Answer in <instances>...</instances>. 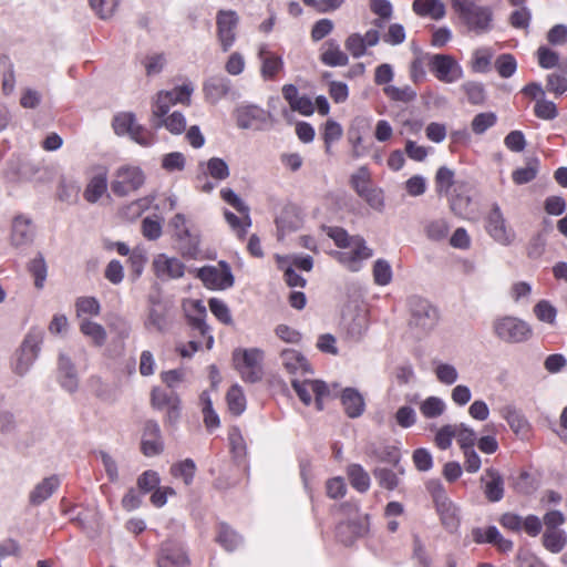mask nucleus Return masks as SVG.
Masks as SVG:
<instances>
[{"mask_svg":"<svg viewBox=\"0 0 567 567\" xmlns=\"http://www.w3.org/2000/svg\"><path fill=\"white\" fill-rule=\"evenodd\" d=\"M470 31L476 34L487 33L493 25V10L486 6L473 2L456 11Z\"/></svg>","mask_w":567,"mask_h":567,"instance_id":"obj_4","label":"nucleus"},{"mask_svg":"<svg viewBox=\"0 0 567 567\" xmlns=\"http://www.w3.org/2000/svg\"><path fill=\"white\" fill-rule=\"evenodd\" d=\"M80 185L74 181L62 178L58 186V198L69 205H73L79 199Z\"/></svg>","mask_w":567,"mask_h":567,"instance_id":"obj_39","label":"nucleus"},{"mask_svg":"<svg viewBox=\"0 0 567 567\" xmlns=\"http://www.w3.org/2000/svg\"><path fill=\"white\" fill-rule=\"evenodd\" d=\"M172 101L171 95L165 91L157 93L156 100L152 106V125L154 121L163 118L168 113L169 109L173 106Z\"/></svg>","mask_w":567,"mask_h":567,"instance_id":"obj_43","label":"nucleus"},{"mask_svg":"<svg viewBox=\"0 0 567 567\" xmlns=\"http://www.w3.org/2000/svg\"><path fill=\"white\" fill-rule=\"evenodd\" d=\"M203 92L209 103L216 104L231 92V82L224 75H213L204 82Z\"/></svg>","mask_w":567,"mask_h":567,"instance_id":"obj_15","label":"nucleus"},{"mask_svg":"<svg viewBox=\"0 0 567 567\" xmlns=\"http://www.w3.org/2000/svg\"><path fill=\"white\" fill-rule=\"evenodd\" d=\"M408 305L410 318L404 340L412 343L429 336L436 327L440 316L437 309L429 300L421 297H410Z\"/></svg>","mask_w":567,"mask_h":567,"instance_id":"obj_1","label":"nucleus"},{"mask_svg":"<svg viewBox=\"0 0 567 567\" xmlns=\"http://www.w3.org/2000/svg\"><path fill=\"white\" fill-rule=\"evenodd\" d=\"M445 403L437 396H429L420 405V411L426 419H434L442 415L445 411Z\"/></svg>","mask_w":567,"mask_h":567,"instance_id":"obj_47","label":"nucleus"},{"mask_svg":"<svg viewBox=\"0 0 567 567\" xmlns=\"http://www.w3.org/2000/svg\"><path fill=\"white\" fill-rule=\"evenodd\" d=\"M260 359L261 357H233L234 367L245 382L261 381L264 369Z\"/></svg>","mask_w":567,"mask_h":567,"instance_id":"obj_14","label":"nucleus"},{"mask_svg":"<svg viewBox=\"0 0 567 567\" xmlns=\"http://www.w3.org/2000/svg\"><path fill=\"white\" fill-rule=\"evenodd\" d=\"M80 330L96 344H103L106 340V331L100 323L85 319L81 322Z\"/></svg>","mask_w":567,"mask_h":567,"instance_id":"obj_49","label":"nucleus"},{"mask_svg":"<svg viewBox=\"0 0 567 567\" xmlns=\"http://www.w3.org/2000/svg\"><path fill=\"white\" fill-rule=\"evenodd\" d=\"M178 249L181 254L186 257L194 259L199 254V237L197 235L187 231L184 235L177 237Z\"/></svg>","mask_w":567,"mask_h":567,"instance_id":"obj_37","label":"nucleus"},{"mask_svg":"<svg viewBox=\"0 0 567 567\" xmlns=\"http://www.w3.org/2000/svg\"><path fill=\"white\" fill-rule=\"evenodd\" d=\"M373 475L382 488L393 491L399 486L400 480L398 474L391 468L377 467L373 471Z\"/></svg>","mask_w":567,"mask_h":567,"instance_id":"obj_45","label":"nucleus"},{"mask_svg":"<svg viewBox=\"0 0 567 567\" xmlns=\"http://www.w3.org/2000/svg\"><path fill=\"white\" fill-rule=\"evenodd\" d=\"M219 268L205 266L197 270V277L210 289H228L234 286L235 279L226 261H219Z\"/></svg>","mask_w":567,"mask_h":567,"instance_id":"obj_7","label":"nucleus"},{"mask_svg":"<svg viewBox=\"0 0 567 567\" xmlns=\"http://www.w3.org/2000/svg\"><path fill=\"white\" fill-rule=\"evenodd\" d=\"M495 69L498 72L499 76L507 79L515 73L517 69V63L512 54L504 53L496 59Z\"/></svg>","mask_w":567,"mask_h":567,"instance_id":"obj_56","label":"nucleus"},{"mask_svg":"<svg viewBox=\"0 0 567 567\" xmlns=\"http://www.w3.org/2000/svg\"><path fill=\"white\" fill-rule=\"evenodd\" d=\"M30 274L34 277V286L42 289L47 279L48 267L42 254H38L28 265Z\"/></svg>","mask_w":567,"mask_h":567,"instance_id":"obj_41","label":"nucleus"},{"mask_svg":"<svg viewBox=\"0 0 567 567\" xmlns=\"http://www.w3.org/2000/svg\"><path fill=\"white\" fill-rule=\"evenodd\" d=\"M544 547L554 553H560L567 545V534L565 530H545L543 534Z\"/></svg>","mask_w":567,"mask_h":567,"instance_id":"obj_31","label":"nucleus"},{"mask_svg":"<svg viewBox=\"0 0 567 567\" xmlns=\"http://www.w3.org/2000/svg\"><path fill=\"white\" fill-rule=\"evenodd\" d=\"M412 7L421 17L440 20L445 16V6L441 0H414Z\"/></svg>","mask_w":567,"mask_h":567,"instance_id":"obj_24","label":"nucleus"},{"mask_svg":"<svg viewBox=\"0 0 567 567\" xmlns=\"http://www.w3.org/2000/svg\"><path fill=\"white\" fill-rule=\"evenodd\" d=\"M344 47L350 52V54L355 59L363 56L367 51V47L364 44L362 34L360 33L350 34L346 39Z\"/></svg>","mask_w":567,"mask_h":567,"instance_id":"obj_64","label":"nucleus"},{"mask_svg":"<svg viewBox=\"0 0 567 567\" xmlns=\"http://www.w3.org/2000/svg\"><path fill=\"white\" fill-rule=\"evenodd\" d=\"M145 174L141 167L134 165L120 166L114 173L111 190L118 197L127 196L138 190L145 183Z\"/></svg>","mask_w":567,"mask_h":567,"instance_id":"obj_3","label":"nucleus"},{"mask_svg":"<svg viewBox=\"0 0 567 567\" xmlns=\"http://www.w3.org/2000/svg\"><path fill=\"white\" fill-rule=\"evenodd\" d=\"M462 90L473 105L483 104L486 99L484 85L480 82L467 81L462 85Z\"/></svg>","mask_w":567,"mask_h":567,"instance_id":"obj_50","label":"nucleus"},{"mask_svg":"<svg viewBox=\"0 0 567 567\" xmlns=\"http://www.w3.org/2000/svg\"><path fill=\"white\" fill-rule=\"evenodd\" d=\"M239 17L234 10H219L216 16L217 38L223 52H227L236 41Z\"/></svg>","mask_w":567,"mask_h":567,"instance_id":"obj_8","label":"nucleus"},{"mask_svg":"<svg viewBox=\"0 0 567 567\" xmlns=\"http://www.w3.org/2000/svg\"><path fill=\"white\" fill-rule=\"evenodd\" d=\"M264 110L256 105L239 107L236 113L237 125L244 130L250 128L254 125V122L264 121Z\"/></svg>","mask_w":567,"mask_h":567,"instance_id":"obj_28","label":"nucleus"},{"mask_svg":"<svg viewBox=\"0 0 567 567\" xmlns=\"http://www.w3.org/2000/svg\"><path fill=\"white\" fill-rule=\"evenodd\" d=\"M259 56L261 59V75L265 79H274L276 74L282 70L284 62L279 55L272 52L260 50Z\"/></svg>","mask_w":567,"mask_h":567,"instance_id":"obj_30","label":"nucleus"},{"mask_svg":"<svg viewBox=\"0 0 567 567\" xmlns=\"http://www.w3.org/2000/svg\"><path fill=\"white\" fill-rule=\"evenodd\" d=\"M159 482L161 480L158 474L155 471L148 470L138 476L137 487L142 493L147 494L157 488Z\"/></svg>","mask_w":567,"mask_h":567,"instance_id":"obj_62","label":"nucleus"},{"mask_svg":"<svg viewBox=\"0 0 567 567\" xmlns=\"http://www.w3.org/2000/svg\"><path fill=\"white\" fill-rule=\"evenodd\" d=\"M320 60L328 66H344L349 63L348 55L340 49L339 43L333 39L323 43Z\"/></svg>","mask_w":567,"mask_h":567,"instance_id":"obj_22","label":"nucleus"},{"mask_svg":"<svg viewBox=\"0 0 567 567\" xmlns=\"http://www.w3.org/2000/svg\"><path fill=\"white\" fill-rule=\"evenodd\" d=\"M142 234L148 240H156L162 235V219L157 216H147L142 220Z\"/></svg>","mask_w":567,"mask_h":567,"instance_id":"obj_54","label":"nucleus"},{"mask_svg":"<svg viewBox=\"0 0 567 567\" xmlns=\"http://www.w3.org/2000/svg\"><path fill=\"white\" fill-rule=\"evenodd\" d=\"M493 51L488 48H480L473 53L472 69L474 72L485 73L489 70Z\"/></svg>","mask_w":567,"mask_h":567,"instance_id":"obj_52","label":"nucleus"},{"mask_svg":"<svg viewBox=\"0 0 567 567\" xmlns=\"http://www.w3.org/2000/svg\"><path fill=\"white\" fill-rule=\"evenodd\" d=\"M228 409L231 414L239 416L246 410V398L238 384L233 385L226 395Z\"/></svg>","mask_w":567,"mask_h":567,"instance_id":"obj_33","label":"nucleus"},{"mask_svg":"<svg viewBox=\"0 0 567 567\" xmlns=\"http://www.w3.org/2000/svg\"><path fill=\"white\" fill-rule=\"evenodd\" d=\"M34 237V230L31 220L22 216L13 219L11 229V243L16 247L29 245Z\"/></svg>","mask_w":567,"mask_h":567,"instance_id":"obj_21","label":"nucleus"},{"mask_svg":"<svg viewBox=\"0 0 567 567\" xmlns=\"http://www.w3.org/2000/svg\"><path fill=\"white\" fill-rule=\"evenodd\" d=\"M351 250L336 251L333 256L337 260L347 267L350 271H359L363 260L372 257V249L365 245V240L360 236H354L352 239Z\"/></svg>","mask_w":567,"mask_h":567,"instance_id":"obj_10","label":"nucleus"},{"mask_svg":"<svg viewBox=\"0 0 567 567\" xmlns=\"http://www.w3.org/2000/svg\"><path fill=\"white\" fill-rule=\"evenodd\" d=\"M145 324L148 330L166 332L171 327V320L167 310L161 305L153 306L148 311V317Z\"/></svg>","mask_w":567,"mask_h":567,"instance_id":"obj_25","label":"nucleus"},{"mask_svg":"<svg viewBox=\"0 0 567 567\" xmlns=\"http://www.w3.org/2000/svg\"><path fill=\"white\" fill-rule=\"evenodd\" d=\"M196 307L199 310L200 317H194L192 319L193 330L198 332L202 337L206 338V349L210 350L213 346V337L209 334V327L206 324L204 317L206 316V309L200 305L199 301L196 302Z\"/></svg>","mask_w":567,"mask_h":567,"instance_id":"obj_48","label":"nucleus"},{"mask_svg":"<svg viewBox=\"0 0 567 567\" xmlns=\"http://www.w3.org/2000/svg\"><path fill=\"white\" fill-rule=\"evenodd\" d=\"M165 126L172 134H182L186 128L185 116L181 112H174L167 117L154 121L153 127L159 128Z\"/></svg>","mask_w":567,"mask_h":567,"instance_id":"obj_34","label":"nucleus"},{"mask_svg":"<svg viewBox=\"0 0 567 567\" xmlns=\"http://www.w3.org/2000/svg\"><path fill=\"white\" fill-rule=\"evenodd\" d=\"M373 278L377 285L386 286L392 280V269L384 259H378L373 266Z\"/></svg>","mask_w":567,"mask_h":567,"instance_id":"obj_58","label":"nucleus"},{"mask_svg":"<svg viewBox=\"0 0 567 567\" xmlns=\"http://www.w3.org/2000/svg\"><path fill=\"white\" fill-rule=\"evenodd\" d=\"M107 188V179L105 175L94 176L84 190V198L89 203H96Z\"/></svg>","mask_w":567,"mask_h":567,"instance_id":"obj_38","label":"nucleus"},{"mask_svg":"<svg viewBox=\"0 0 567 567\" xmlns=\"http://www.w3.org/2000/svg\"><path fill=\"white\" fill-rule=\"evenodd\" d=\"M136 124L133 113H120L113 120V128L117 135H130Z\"/></svg>","mask_w":567,"mask_h":567,"instance_id":"obj_55","label":"nucleus"},{"mask_svg":"<svg viewBox=\"0 0 567 567\" xmlns=\"http://www.w3.org/2000/svg\"><path fill=\"white\" fill-rule=\"evenodd\" d=\"M496 115L492 112L480 113L472 121V130L475 134H483L496 123Z\"/></svg>","mask_w":567,"mask_h":567,"instance_id":"obj_60","label":"nucleus"},{"mask_svg":"<svg viewBox=\"0 0 567 567\" xmlns=\"http://www.w3.org/2000/svg\"><path fill=\"white\" fill-rule=\"evenodd\" d=\"M481 482L485 483L484 495L488 502L497 503L503 499L505 493L504 478L496 468H486Z\"/></svg>","mask_w":567,"mask_h":567,"instance_id":"obj_16","label":"nucleus"},{"mask_svg":"<svg viewBox=\"0 0 567 567\" xmlns=\"http://www.w3.org/2000/svg\"><path fill=\"white\" fill-rule=\"evenodd\" d=\"M451 225L444 217L427 219L423 223V231L431 241H442L446 239Z\"/></svg>","mask_w":567,"mask_h":567,"instance_id":"obj_23","label":"nucleus"},{"mask_svg":"<svg viewBox=\"0 0 567 567\" xmlns=\"http://www.w3.org/2000/svg\"><path fill=\"white\" fill-rule=\"evenodd\" d=\"M207 173L217 181H224L229 176V167L223 158L212 157L207 162Z\"/></svg>","mask_w":567,"mask_h":567,"instance_id":"obj_59","label":"nucleus"},{"mask_svg":"<svg viewBox=\"0 0 567 567\" xmlns=\"http://www.w3.org/2000/svg\"><path fill=\"white\" fill-rule=\"evenodd\" d=\"M455 436L462 451L473 450L477 442L476 432L464 423L456 424Z\"/></svg>","mask_w":567,"mask_h":567,"instance_id":"obj_44","label":"nucleus"},{"mask_svg":"<svg viewBox=\"0 0 567 567\" xmlns=\"http://www.w3.org/2000/svg\"><path fill=\"white\" fill-rule=\"evenodd\" d=\"M456 435V425H444L436 432L435 444L443 451L447 450L451 447L452 441Z\"/></svg>","mask_w":567,"mask_h":567,"instance_id":"obj_61","label":"nucleus"},{"mask_svg":"<svg viewBox=\"0 0 567 567\" xmlns=\"http://www.w3.org/2000/svg\"><path fill=\"white\" fill-rule=\"evenodd\" d=\"M141 450L147 457L158 455L164 450L161 427L155 420H147L144 424Z\"/></svg>","mask_w":567,"mask_h":567,"instance_id":"obj_11","label":"nucleus"},{"mask_svg":"<svg viewBox=\"0 0 567 567\" xmlns=\"http://www.w3.org/2000/svg\"><path fill=\"white\" fill-rule=\"evenodd\" d=\"M216 540L227 551L235 550L241 544V537L225 523L219 524Z\"/></svg>","mask_w":567,"mask_h":567,"instance_id":"obj_32","label":"nucleus"},{"mask_svg":"<svg viewBox=\"0 0 567 567\" xmlns=\"http://www.w3.org/2000/svg\"><path fill=\"white\" fill-rule=\"evenodd\" d=\"M502 415L507 421L509 427L515 433L525 432L528 423L525 416L513 405H506L502 409Z\"/></svg>","mask_w":567,"mask_h":567,"instance_id":"obj_35","label":"nucleus"},{"mask_svg":"<svg viewBox=\"0 0 567 567\" xmlns=\"http://www.w3.org/2000/svg\"><path fill=\"white\" fill-rule=\"evenodd\" d=\"M492 327L494 334L506 343L526 342L533 336L530 324L514 316L497 317Z\"/></svg>","mask_w":567,"mask_h":567,"instance_id":"obj_2","label":"nucleus"},{"mask_svg":"<svg viewBox=\"0 0 567 567\" xmlns=\"http://www.w3.org/2000/svg\"><path fill=\"white\" fill-rule=\"evenodd\" d=\"M61 481L58 475H51L38 483L29 494V502L33 506H39L45 502L59 488Z\"/></svg>","mask_w":567,"mask_h":567,"instance_id":"obj_20","label":"nucleus"},{"mask_svg":"<svg viewBox=\"0 0 567 567\" xmlns=\"http://www.w3.org/2000/svg\"><path fill=\"white\" fill-rule=\"evenodd\" d=\"M153 268L156 277L162 280L178 279L185 272V265L179 259L167 257L165 254H159L154 258Z\"/></svg>","mask_w":567,"mask_h":567,"instance_id":"obj_13","label":"nucleus"},{"mask_svg":"<svg viewBox=\"0 0 567 567\" xmlns=\"http://www.w3.org/2000/svg\"><path fill=\"white\" fill-rule=\"evenodd\" d=\"M43 336L44 333L41 329H31L21 344L22 354H37L40 352Z\"/></svg>","mask_w":567,"mask_h":567,"instance_id":"obj_42","label":"nucleus"},{"mask_svg":"<svg viewBox=\"0 0 567 567\" xmlns=\"http://www.w3.org/2000/svg\"><path fill=\"white\" fill-rule=\"evenodd\" d=\"M347 336L352 340H359L368 329V317L364 312H358L350 321L344 322Z\"/></svg>","mask_w":567,"mask_h":567,"instance_id":"obj_36","label":"nucleus"},{"mask_svg":"<svg viewBox=\"0 0 567 567\" xmlns=\"http://www.w3.org/2000/svg\"><path fill=\"white\" fill-rule=\"evenodd\" d=\"M534 313L538 320L553 324L556 321L557 309L548 300H540L535 305Z\"/></svg>","mask_w":567,"mask_h":567,"instance_id":"obj_57","label":"nucleus"},{"mask_svg":"<svg viewBox=\"0 0 567 567\" xmlns=\"http://www.w3.org/2000/svg\"><path fill=\"white\" fill-rule=\"evenodd\" d=\"M58 382L68 392L74 393L79 388L78 370L71 357H60L58 363Z\"/></svg>","mask_w":567,"mask_h":567,"instance_id":"obj_17","label":"nucleus"},{"mask_svg":"<svg viewBox=\"0 0 567 567\" xmlns=\"http://www.w3.org/2000/svg\"><path fill=\"white\" fill-rule=\"evenodd\" d=\"M485 229L487 234L501 245L508 246L515 239V231L507 226L506 219L497 203L492 205L486 216Z\"/></svg>","mask_w":567,"mask_h":567,"instance_id":"obj_5","label":"nucleus"},{"mask_svg":"<svg viewBox=\"0 0 567 567\" xmlns=\"http://www.w3.org/2000/svg\"><path fill=\"white\" fill-rule=\"evenodd\" d=\"M447 197L450 208L456 216L465 217L470 213L472 198L465 183L455 185Z\"/></svg>","mask_w":567,"mask_h":567,"instance_id":"obj_19","label":"nucleus"},{"mask_svg":"<svg viewBox=\"0 0 567 567\" xmlns=\"http://www.w3.org/2000/svg\"><path fill=\"white\" fill-rule=\"evenodd\" d=\"M189 563L188 555L182 542L167 539L161 545L157 556L158 567H188Z\"/></svg>","mask_w":567,"mask_h":567,"instance_id":"obj_9","label":"nucleus"},{"mask_svg":"<svg viewBox=\"0 0 567 567\" xmlns=\"http://www.w3.org/2000/svg\"><path fill=\"white\" fill-rule=\"evenodd\" d=\"M435 190L440 196H447L452 193L455 185L460 184L455 182V173L447 166H441L436 171L435 177Z\"/></svg>","mask_w":567,"mask_h":567,"instance_id":"obj_26","label":"nucleus"},{"mask_svg":"<svg viewBox=\"0 0 567 567\" xmlns=\"http://www.w3.org/2000/svg\"><path fill=\"white\" fill-rule=\"evenodd\" d=\"M437 512L440 514L442 524L449 530H455L460 525L458 508L447 498L437 501Z\"/></svg>","mask_w":567,"mask_h":567,"instance_id":"obj_27","label":"nucleus"},{"mask_svg":"<svg viewBox=\"0 0 567 567\" xmlns=\"http://www.w3.org/2000/svg\"><path fill=\"white\" fill-rule=\"evenodd\" d=\"M369 515L358 516L337 526V537L341 543L349 546L355 538L364 536L369 530Z\"/></svg>","mask_w":567,"mask_h":567,"instance_id":"obj_12","label":"nucleus"},{"mask_svg":"<svg viewBox=\"0 0 567 567\" xmlns=\"http://www.w3.org/2000/svg\"><path fill=\"white\" fill-rule=\"evenodd\" d=\"M172 475L175 477H182L186 485H189L195 476L196 465L192 458H186L181 463H177L171 468Z\"/></svg>","mask_w":567,"mask_h":567,"instance_id":"obj_53","label":"nucleus"},{"mask_svg":"<svg viewBox=\"0 0 567 567\" xmlns=\"http://www.w3.org/2000/svg\"><path fill=\"white\" fill-rule=\"evenodd\" d=\"M221 198L233 206L239 214L244 215V221L246 226L251 225V219L249 216V207L244 203V200L230 188H224L220 192Z\"/></svg>","mask_w":567,"mask_h":567,"instance_id":"obj_40","label":"nucleus"},{"mask_svg":"<svg viewBox=\"0 0 567 567\" xmlns=\"http://www.w3.org/2000/svg\"><path fill=\"white\" fill-rule=\"evenodd\" d=\"M429 68L436 79L444 83H453L463 78L461 65L449 54L429 55Z\"/></svg>","mask_w":567,"mask_h":567,"instance_id":"obj_6","label":"nucleus"},{"mask_svg":"<svg viewBox=\"0 0 567 567\" xmlns=\"http://www.w3.org/2000/svg\"><path fill=\"white\" fill-rule=\"evenodd\" d=\"M347 474L351 486L359 493H365L370 488V476L360 464H350Z\"/></svg>","mask_w":567,"mask_h":567,"instance_id":"obj_29","label":"nucleus"},{"mask_svg":"<svg viewBox=\"0 0 567 567\" xmlns=\"http://www.w3.org/2000/svg\"><path fill=\"white\" fill-rule=\"evenodd\" d=\"M534 112L537 117L543 120H554L558 115L556 104L544 97L536 101Z\"/></svg>","mask_w":567,"mask_h":567,"instance_id":"obj_63","label":"nucleus"},{"mask_svg":"<svg viewBox=\"0 0 567 567\" xmlns=\"http://www.w3.org/2000/svg\"><path fill=\"white\" fill-rule=\"evenodd\" d=\"M286 258H276L277 267L284 272V278L289 287H301L303 288L307 280L296 272L290 266L287 265Z\"/></svg>","mask_w":567,"mask_h":567,"instance_id":"obj_46","label":"nucleus"},{"mask_svg":"<svg viewBox=\"0 0 567 567\" xmlns=\"http://www.w3.org/2000/svg\"><path fill=\"white\" fill-rule=\"evenodd\" d=\"M383 91L389 99L395 102L409 103L416 97V92L409 85L403 87L388 85Z\"/></svg>","mask_w":567,"mask_h":567,"instance_id":"obj_51","label":"nucleus"},{"mask_svg":"<svg viewBox=\"0 0 567 567\" xmlns=\"http://www.w3.org/2000/svg\"><path fill=\"white\" fill-rule=\"evenodd\" d=\"M340 400L346 414L350 419L361 416L365 410V402L360 392L354 388H346L342 390Z\"/></svg>","mask_w":567,"mask_h":567,"instance_id":"obj_18","label":"nucleus"}]
</instances>
